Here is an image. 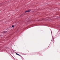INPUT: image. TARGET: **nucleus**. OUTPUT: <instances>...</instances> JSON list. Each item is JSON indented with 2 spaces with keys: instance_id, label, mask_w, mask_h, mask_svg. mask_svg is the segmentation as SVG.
I'll return each mask as SVG.
<instances>
[{
  "instance_id": "nucleus-1",
  "label": "nucleus",
  "mask_w": 60,
  "mask_h": 60,
  "mask_svg": "<svg viewBox=\"0 0 60 60\" xmlns=\"http://www.w3.org/2000/svg\"><path fill=\"white\" fill-rule=\"evenodd\" d=\"M31 10H29L28 11H25L26 12H30V11Z\"/></svg>"
},
{
  "instance_id": "nucleus-4",
  "label": "nucleus",
  "mask_w": 60,
  "mask_h": 60,
  "mask_svg": "<svg viewBox=\"0 0 60 60\" xmlns=\"http://www.w3.org/2000/svg\"><path fill=\"white\" fill-rule=\"evenodd\" d=\"M12 27H14V26L13 25H12Z\"/></svg>"
},
{
  "instance_id": "nucleus-6",
  "label": "nucleus",
  "mask_w": 60,
  "mask_h": 60,
  "mask_svg": "<svg viewBox=\"0 0 60 60\" xmlns=\"http://www.w3.org/2000/svg\"><path fill=\"white\" fill-rule=\"evenodd\" d=\"M18 56H21L20 55H19V54H18Z\"/></svg>"
},
{
  "instance_id": "nucleus-7",
  "label": "nucleus",
  "mask_w": 60,
  "mask_h": 60,
  "mask_svg": "<svg viewBox=\"0 0 60 60\" xmlns=\"http://www.w3.org/2000/svg\"><path fill=\"white\" fill-rule=\"evenodd\" d=\"M51 33H52V32L51 31Z\"/></svg>"
},
{
  "instance_id": "nucleus-2",
  "label": "nucleus",
  "mask_w": 60,
  "mask_h": 60,
  "mask_svg": "<svg viewBox=\"0 0 60 60\" xmlns=\"http://www.w3.org/2000/svg\"><path fill=\"white\" fill-rule=\"evenodd\" d=\"M60 17H59V16L57 17V18H58V19H59L60 18Z\"/></svg>"
},
{
  "instance_id": "nucleus-5",
  "label": "nucleus",
  "mask_w": 60,
  "mask_h": 60,
  "mask_svg": "<svg viewBox=\"0 0 60 60\" xmlns=\"http://www.w3.org/2000/svg\"><path fill=\"white\" fill-rule=\"evenodd\" d=\"M6 32H7V31H4V33H6Z\"/></svg>"
},
{
  "instance_id": "nucleus-3",
  "label": "nucleus",
  "mask_w": 60,
  "mask_h": 60,
  "mask_svg": "<svg viewBox=\"0 0 60 60\" xmlns=\"http://www.w3.org/2000/svg\"><path fill=\"white\" fill-rule=\"evenodd\" d=\"M16 55H18V54H19L17 53H16Z\"/></svg>"
}]
</instances>
